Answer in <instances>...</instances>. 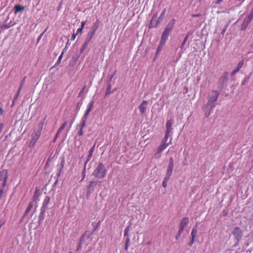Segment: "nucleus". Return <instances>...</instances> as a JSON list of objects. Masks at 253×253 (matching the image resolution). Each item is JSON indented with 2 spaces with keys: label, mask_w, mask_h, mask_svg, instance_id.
<instances>
[{
  "label": "nucleus",
  "mask_w": 253,
  "mask_h": 253,
  "mask_svg": "<svg viewBox=\"0 0 253 253\" xmlns=\"http://www.w3.org/2000/svg\"><path fill=\"white\" fill-rule=\"evenodd\" d=\"M107 173V170L104 164L100 162L94 169L92 175L98 179L103 178Z\"/></svg>",
  "instance_id": "nucleus-1"
},
{
  "label": "nucleus",
  "mask_w": 253,
  "mask_h": 253,
  "mask_svg": "<svg viewBox=\"0 0 253 253\" xmlns=\"http://www.w3.org/2000/svg\"><path fill=\"white\" fill-rule=\"evenodd\" d=\"M175 24V20L174 19H171L168 25H167L166 27L165 28L164 31H163L161 40L162 41H164L165 42H167V40L168 39L169 36L171 33L172 31L173 30L174 25Z\"/></svg>",
  "instance_id": "nucleus-2"
},
{
  "label": "nucleus",
  "mask_w": 253,
  "mask_h": 253,
  "mask_svg": "<svg viewBox=\"0 0 253 253\" xmlns=\"http://www.w3.org/2000/svg\"><path fill=\"white\" fill-rule=\"evenodd\" d=\"M174 167V162L173 158L170 157L169 160V163L168 166L166 174L162 183L163 187H166L167 185V182L170 178L172 174V170Z\"/></svg>",
  "instance_id": "nucleus-3"
},
{
  "label": "nucleus",
  "mask_w": 253,
  "mask_h": 253,
  "mask_svg": "<svg viewBox=\"0 0 253 253\" xmlns=\"http://www.w3.org/2000/svg\"><path fill=\"white\" fill-rule=\"evenodd\" d=\"M43 127V123H40L39 125V129L38 130H34L32 135V138L30 141L29 147H33L36 143L37 140L39 139L41 134L42 130Z\"/></svg>",
  "instance_id": "nucleus-4"
},
{
  "label": "nucleus",
  "mask_w": 253,
  "mask_h": 253,
  "mask_svg": "<svg viewBox=\"0 0 253 253\" xmlns=\"http://www.w3.org/2000/svg\"><path fill=\"white\" fill-rule=\"evenodd\" d=\"M212 95L208 97V100L206 104V107H211L214 108L215 105V102L219 95V92L217 90H213Z\"/></svg>",
  "instance_id": "nucleus-5"
},
{
  "label": "nucleus",
  "mask_w": 253,
  "mask_h": 253,
  "mask_svg": "<svg viewBox=\"0 0 253 253\" xmlns=\"http://www.w3.org/2000/svg\"><path fill=\"white\" fill-rule=\"evenodd\" d=\"M228 81V72H225L223 73V75L221 76L218 81V89L220 91H222L225 84L227 83Z\"/></svg>",
  "instance_id": "nucleus-6"
},
{
  "label": "nucleus",
  "mask_w": 253,
  "mask_h": 253,
  "mask_svg": "<svg viewBox=\"0 0 253 253\" xmlns=\"http://www.w3.org/2000/svg\"><path fill=\"white\" fill-rule=\"evenodd\" d=\"M97 182V181H91L89 182V184L86 186V198L87 199L89 198L90 195L94 191Z\"/></svg>",
  "instance_id": "nucleus-7"
},
{
  "label": "nucleus",
  "mask_w": 253,
  "mask_h": 253,
  "mask_svg": "<svg viewBox=\"0 0 253 253\" xmlns=\"http://www.w3.org/2000/svg\"><path fill=\"white\" fill-rule=\"evenodd\" d=\"M232 234L236 240H238V242H240L243 236V232L240 227H235L233 229Z\"/></svg>",
  "instance_id": "nucleus-8"
},
{
  "label": "nucleus",
  "mask_w": 253,
  "mask_h": 253,
  "mask_svg": "<svg viewBox=\"0 0 253 253\" xmlns=\"http://www.w3.org/2000/svg\"><path fill=\"white\" fill-rule=\"evenodd\" d=\"M252 20L253 19H251L248 17L245 18L243 21V23L241 27L240 30L242 31H245Z\"/></svg>",
  "instance_id": "nucleus-9"
},
{
  "label": "nucleus",
  "mask_w": 253,
  "mask_h": 253,
  "mask_svg": "<svg viewBox=\"0 0 253 253\" xmlns=\"http://www.w3.org/2000/svg\"><path fill=\"white\" fill-rule=\"evenodd\" d=\"M100 21L97 19L95 22H94L90 28V30L88 31L92 34L95 35L97 29L98 28L100 25Z\"/></svg>",
  "instance_id": "nucleus-10"
},
{
  "label": "nucleus",
  "mask_w": 253,
  "mask_h": 253,
  "mask_svg": "<svg viewBox=\"0 0 253 253\" xmlns=\"http://www.w3.org/2000/svg\"><path fill=\"white\" fill-rule=\"evenodd\" d=\"M80 52L75 53L74 55H73L71 60H70L69 62V65L71 66H74L76 64L77 62L81 56Z\"/></svg>",
  "instance_id": "nucleus-11"
},
{
  "label": "nucleus",
  "mask_w": 253,
  "mask_h": 253,
  "mask_svg": "<svg viewBox=\"0 0 253 253\" xmlns=\"http://www.w3.org/2000/svg\"><path fill=\"white\" fill-rule=\"evenodd\" d=\"M9 19V16H7L6 19L4 20V21L0 22V28L2 29H7L9 28H10L11 26H12V24H11V21H10V22L8 24H7V21Z\"/></svg>",
  "instance_id": "nucleus-12"
},
{
  "label": "nucleus",
  "mask_w": 253,
  "mask_h": 253,
  "mask_svg": "<svg viewBox=\"0 0 253 253\" xmlns=\"http://www.w3.org/2000/svg\"><path fill=\"white\" fill-rule=\"evenodd\" d=\"M148 102L146 100H143L141 104L138 107L140 112L141 114H144L146 112L147 105Z\"/></svg>",
  "instance_id": "nucleus-13"
},
{
  "label": "nucleus",
  "mask_w": 253,
  "mask_h": 253,
  "mask_svg": "<svg viewBox=\"0 0 253 253\" xmlns=\"http://www.w3.org/2000/svg\"><path fill=\"white\" fill-rule=\"evenodd\" d=\"M93 234V232H90L89 231H86L81 236L80 241L84 243L85 239H88L90 238V236Z\"/></svg>",
  "instance_id": "nucleus-14"
},
{
  "label": "nucleus",
  "mask_w": 253,
  "mask_h": 253,
  "mask_svg": "<svg viewBox=\"0 0 253 253\" xmlns=\"http://www.w3.org/2000/svg\"><path fill=\"white\" fill-rule=\"evenodd\" d=\"M244 65V60H242L238 63L237 66L235 69L233 70V71L231 73V76H233L234 75H235L237 72H239V71L240 70V69L243 67Z\"/></svg>",
  "instance_id": "nucleus-15"
},
{
  "label": "nucleus",
  "mask_w": 253,
  "mask_h": 253,
  "mask_svg": "<svg viewBox=\"0 0 253 253\" xmlns=\"http://www.w3.org/2000/svg\"><path fill=\"white\" fill-rule=\"evenodd\" d=\"M50 200V198L48 196H45L44 198V199L43 200V202L42 204V206L41 209L46 211V210L47 209L48 205L49 203V201Z\"/></svg>",
  "instance_id": "nucleus-16"
},
{
  "label": "nucleus",
  "mask_w": 253,
  "mask_h": 253,
  "mask_svg": "<svg viewBox=\"0 0 253 253\" xmlns=\"http://www.w3.org/2000/svg\"><path fill=\"white\" fill-rule=\"evenodd\" d=\"M168 145L169 143H165L164 141H162L160 145L157 149V154L161 153L168 146Z\"/></svg>",
  "instance_id": "nucleus-17"
},
{
  "label": "nucleus",
  "mask_w": 253,
  "mask_h": 253,
  "mask_svg": "<svg viewBox=\"0 0 253 253\" xmlns=\"http://www.w3.org/2000/svg\"><path fill=\"white\" fill-rule=\"evenodd\" d=\"M25 7L19 4H16L13 7V10L15 14H17L20 12H22L24 10Z\"/></svg>",
  "instance_id": "nucleus-18"
},
{
  "label": "nucleus",
  "mask_w": 253,
  "mask_h": 253,
  "mask_svg": "<svg viewBox=\"0 0 253 253\" xmlns=\"http://www.w3.org/2000/svg\"><path fill=\"white\" fill-rule=\"evenodd\" d=\"M161 22L158 19H152L148 26L149 29L156 28Z\"/></svg>",
  "instance_id": "nucleus-19"
},
{
  "label": "nucleus",
  "mask_w": 253,
  "mask_h": 253,
  "mask_svg": "<svg viewBox=\"0 0 253 253\" xmlns=\"http://www.w3.org/2000/svg\"><path fill=\"white\" fill-rule=\"evenodd\" d=\"M8 177V171L4 169L0 171V181L7 180Z\"/></svg>",
  "instance_id": "nucleus-20"
},
{
  "label": "nucleus",
  "mask_w": 253,
  "mask_h": 253,
  "mask_svg": "<svg viewBox=\"0 0 253 253\" xmlns=\"http://www.w3.org/2000/svg\"><path fill=\"white\" fill-rule=\"evenodd\" d=\"M95 144H94L93 145V146L89 150L87 159L85 162V166L86 165L87 163L90 161V159L91 158V157L92 156L93 152H94V149H95Z\"/></svg>",
  "instance_id": "nucleus-21"
},
{
  "label": "nucleus",
  "mask_w": 253,
  "mask_h": 253,
  "mask_svg": "<svg viewBox=\"0 0 253 253\" xmlns=\"http://www.w3.org/2000/svg\"><path fill=\"white\" fill-rule=\"evenodd\" d=\"M166 43V42H165L164 41H162L161 40L158 46L156 52V56H157L160 52L162 50L165 43Z\"/></svg>",
  "instance_id": "nucleus-22"
},
{
  "label": "nucleus",
  "mask_w": 253,
  "mask_h": 253,
  "mask_svg": "<svg viewBox=\"0 0 253 253\" xmlns=\"http://www.w3.org/2000/svg\"><path fill=\"white\" fill-rule=\"evenodd\" d=\"M189 218L188 217H183L180 221L179 227L184 228L188 224Z\"/></svg>",
  "instance_id": "nucleus-23"
},
{
  "label": "nucleus",
  "mask_w": 253,
  "mask_h": 253,
  "mask_svg": "<svg viewBox=\"0 0 253 253\" xmlns=\"http://www.w3.org/2000/svg\"><path fill=\"white\" fill-rule=\"evenodd\" d=\"M213 108H211V107H206V105H205L203 107V109L205 113L206 117L208 118L211 114V111H212Z\"/></svg>",
  "instance_id": "nucleus-24"
},
{
  "label": "nucleus",
  "mask_w": 253,
  "mask_h": 253,
  "mask_svg": "<svg viewBox=\"0 0 253 253\" xmlns=\"http://www.w3.org/2000/svg\"><path fill=\"white\" fill-rule=\"evenodd\" d=\"M173 121L172 120H168L166 123V131L170 132L172 130V125L173 124Z\"/></svg>",
  "instance_id": "nucleus-25"
},
{
  "label": "nucleus",
  "mask_w": 253,
  "mask_h": 253,
  "mask_svg": "<svg viewBox=\"0 0 253 253\" xmlns=\"http://www.w3.org/2000/svg\"><path fill=\"white\" fill-rule=\"evenodd\" d=\"M46 211L41 209V212L39 216L38 224L40 225L42 221L44 219V213Z\"/></svg>",
  "instance_id": "nucleus-26"
},
{
  "label": "nucleus",
  "mask_w": 253,
  "mask_h": 253,
  "mask_svg": "<svg viewBox=\"0 0 253 253\" xmlns=\"http://www.w3.org/2000/svg\"><path fill=\"white\" fill-rule=\"evenodd\" d=\"M32 202H31V203L29 204V205H28V207H27V209L26 210V211H25L24 214V215H23V218L25 217V216H26V215H27L29 213L30 211H31V209H32V208H33V203H32Z\"/></svg>",
  "instance_id": "nucleus-27"
},
{
  "label": "nucleus",
  "mask_w": 253,
  "mask_h": 253,
  "mask_svg": "<svg viewBox=\"0 0 253 253\" xmlns=\"http://www.w3.org/2000/svg\"><path fill=\"white\" fill-rule=\"evenodd\" d=\"M64 164H65V160L64 159H63L60 163V168L58 169V172L57 174V176L58 177H59L60 175L61 171L64 168Z\"/></svg>",
  "instance_id": "nucleus-28"
},
{
  "label": "nucleus",
  "mask_w": 253,
  "mask_h": 253,
  "mask_svg": "<svg viewBox=\"0 0 253 253\" xmlns=\"http://www.w3.org/2000/svg\"><path fill=\"white\" fill-rule=\"evenodd\" d=\"M89 43V42H88L85 41L83 43V44L82 46V47L81 48V49L80 50V54H82L83 52V51L87 48Z\"/></svg>",
  "instance_id": "nucleus-29"
},
{
  "label": "nucleus",
  "mask_w": 253,
  "mask_h": 253,
  "mask_svg": "<svg viewBox=\"0 0 253 253\" xmlns=\"http://www.w3.org/2000/svg\"><path fill=\"white\" fill-rule=\"evenodd\" d=\"M39 195L40 194L39 192V190L37 188H36L32 198L33 202L39 200Z\"/></svg>",
  "instance_id": "nucleus-30"
},
{
  "label": "nucleus",
  "mask_w": 253,
  "mask_h": 253,
  "mask_svg": "<svg viewBox=\"0 0 253 253\" xmlns=\"http://www.w3.org/2000/svg\"><path fill=\"white\" fill-rule=\"evenodd\" d=\"M94 35L92 34L91 33L88 32V33L86 35L85 41L89 42L91 41V40H92V39L93 38Z\"/></svg>",
  "instance_id": "nucleus-31"
},
{
  "label": "nucleus",
  "mask_w": 253,
  "mask_h": 253,
  "mask_svg": "<svg viewBox=\"0 0 253 253\" xmlns=\"http://www.w3.org/2000/svg\"><path fill=\"white\" fill-rule=\"evenodd\" d=\"M197 235L195 234V233H191V237L190 242L188 243V245L189 246H192L195 241V238L196 237Z\"/></svg>",
  "instance_id": "nucleus-32"
},
{
  "label": "nucleus",
  "mask_w": 253,
  "mask_h": 253,
  "mask_svg": "<svg viewBox=\"0 0 253 253\" xmlns=\"http://www.w3.org/2000/svg\"><path fill=\"white\" fill-rule=\"evenodd\" d=\"M111 85L110 83H109L107 85V88H106L105 96H107L108 95L113 93L114 92V91L115 90V89H114L113 91H111Z\"/></svg>",
  "instance_id": "nucleus-33"
},
{
  "label": "nucleus",
  "mask_w": 253,
  "mask_h": 253,
  "mask_svg": "<svg viewBox=\"0 0 253 253\" xmlns=\"http://www.w3.org/2000/svg\"><path fill=\"white\" fill-rule=\"evenodd\" d=\"M94 103V101L92 99L90 101V102L88 104L87 108L86 110V112L90 113L92 108L93 106V104Z\"/></svg>",
  "instance_id": "nucleus-34"
},
{
  "label": "nucleus",
  "mask_w": 253,
  "mask_h": 253,
  "mask_svg": "<svg viewBox=\"0 0 253 253\" xmlns=\"http://www.w3.org/2000/svg\"><path fill=\"white\" fill-rule=\"evenodd\" d=\"M166 8H164L160 16H159V18L158 19L161 22H162V21L164 19V16H165V15L166 14Z\"/></svg>",
  "instance_id": "nucleus-35"
},
{
  "label": "nucleus",
  "mask_w": 253,
  "mask_h": 253,
  "mask_svg": "<svg viewBox=\"0 0 253 253\" xmlns=\"http://www.w3.org/2000/svg\"><path fill=\"white\" fill-rule=\"evenodd\" d=\"M129 242H130V239L129 237H126L125 241V250L126 251H127L128 247L129 246Z\"/></svg>",
  "instance_id": "nucleus-36"
},
{
  "label": "nucleus",
  "mask_w": 253,
  "mask_h": 253,
  "mask_svg": "<svg viewBox=\"0 0 253 253\" xmlns=\"http://www.w3.org/2000/svg\"><path fill=\"white\" fill-rule=\"evenodd\" d=\"M63 54H64V51H62V52L61 53V54H60L59 57H58V59L57 62H56V63L55 64L54 66L53 67L58 65L61 63V61L62 58Z\"/></svg>",
  "instance_id": "nucleus-37"
},
{
  "label": "nucleus",
  "mask_w": 253,
  "mask_h": 253,
  "mask_svg": "<svg viewBox=\"0 0 253 253\" xmlns=\"http://www.w3.org/2000/svg\"><path fill=\"white\" fill-rule=\"evenodd\" d=\"M199 225V223L197 222L195 224V225L193 227L191 233H195V234L197 235V228L198 226Z\"/></svg>",
  "instance_id": "nucleus-38"
},
{
  "label": "nucleus",
  "mask_w": 253,
  "mask_h": 253,
  "mask_svg": "<svg viewBox=\"0 0 253 253\" xmlns=\"http://www.w3.org/2000/svg\"><path fill=\"white\" fill-rule=\"evenodd\" d=\"M83 99H82L81 101H78L76 105V111L78 112L83 104Z\"/></svg>",
  "instance_id": "nucleus-39"
},
{
  "label": "nucleus",
  "mask_w": 253,
  "mask_h": 253,
  "mask_svg": "<svg viewBox=\"0 0 253 253\" xmlns=\"http://www.w3.org/2000/svg\"><path fill=\"white\" fill-rule=\"evenodd\" d=\"M250 78V76H246L244 79L242 81L241 83L242 85H244L249 82V80Z\"/></svg>",
  "instance_id": "nucleus-40"
},
{
  "label": "nucleus",
  "mask_w": 253,
  "mask_h": 253,
  "mask_svg": "<svg viewBox=\"0 0 253 253\" xmlns=\"http://www.w3.org/2000/svg\"><path fill=\"white\" fill-rule=\"evenodd\" d=\"M189 35V33H188V34L185 36V37L184 38V40H183V41L182 43H181V48H183L184 44H185V43H186V41H187V40H188V39Z\"/></svg>",
  "instance_id": "nucleus-41"
},
{
  "label": "nucleus",
  "mask_w": 253,
  "mask_h": 253,
  "mask_svg": "<svg viewBox=\"0 0 253 253\" xmlns=\"http://www.w3.org/2000/svg\"><path fill=\"white\" fill-rule=\"evenodd\" d=\"M169 133L170 132H168L167 131H166L165 132V136H164V139L162 140V141H164V142L166 143V142L167 141L168 139V138H169Z\"/></svg>",
  "instance_id": "nucleus-42"
},
{
  "label": "nucleus",
  "mask_w": 253,
  "mask_h": 253,
  "mask_svg": "<svg viewBox=\"0 0 253 253\" xmlns=\"http://www.w3.org/2000/svg\"><path fill=\"white\" fill-rule=\"evenodd\" d=\"M26 79V76H25L23 78L22 80H21V81L20 82V84L19 85L20 87H21L22 88L23 87V85L25 84Z\"/></svg>",
  "instance_id": "nucleus-43"
},
{
  "label": "nucleus",
  "mask_w": 253,
  "mask_h": 253,
  "mask_svg": "<svg viewBox=\"0 0 253 253\" xmlns=\"http://www.w3.org/2000/svg\"><path fill=\"white\" fill-rule=\"evenodd\" d=\"M229 23H230V22H229L227 24H226V25L224 26V28L222 29L221 33V35H222V36H224V33L229 24Z\"/></svg>",
  "instance_id": "nucleus-44"
},
{
  "label": "nucleus",
  "mask_w": 253,
  "mask_h": 253,
  "mask_svg": "<svg viewBox=\"0 0 253 253\" xmlns=\"http://www.w3.org/2000/svg\"><path fill=\"white\" fill-rule=\"evenodd\" d=\"M46 30H44L42 33L38 37V39H37V43H38L41 40V38H42V37L43 36V34H44Z\"/></svg>",
  "instance_id": "nucleus-45"
},
{
  "label": "nucleus",
  "mask_w": 253,
  "mask_h": 253,
  "mask_svg": "<svg viewBox=\"0 0 253 253\" xmlns=\"http://www.w3.org/2000/svg\"><path fill=\"white\" fill-rule=\"evenodd\" d=\"M86 121V120L82 119V124L81 125L80 128H82L83 129V128L85 126Z\"/></svg>",
  "instance_id": "nucleus-46"
},
{
  "label": "nucleus",
  "mask_w": 253,
  "mask_h": 253,
  "mask_svg": "<svg viewBox=\"0 0 253 253\" xmlns=\"http://www.w3.org/2000/svg\"><path fill=\"white\" fill-rule=\"evenodd\" d=\"M85 168H86V166H85V164L84 165V169H83V171H82V175H83V178H82V180L84 179V178L85 177Z\"/></svg>",
  "instance_id": "nucleus-47"
},
{
  "label": "nucleus",
  "mask_w": 253,
  "mask_h": 253,
  "mask_svg": "<svg viewBox=\"0 0 253 253\" xmlns=\"http://www.w3.org/2000/svg\"><path fill=\"white\" fill-rule=\"evenodd\" d=\"M86 88V86L84 85L83 88L82 89H81V90L80 91L79 93V95H78V96H81V95L84 92V90Z\"/></svg>",
  "instance_id": "nucleus-48"
},
{
  "label": "nucleus",
  "mask_w": 253,
  "mask_h": 253,
  "mask_svg": "<svg viewBox=\"0 0 253 253\" xmlns=\"http://www.w3.org/2000/svg\"><path fill=\"white\" fill-rule=\"evenodd\" d=\"M83 30V28H79V29H78L76 34H77V35L80 34V35H81L82 34Z\"/></svg>",
  "instance_id": "nucleus-49"
},
{
  "label": "nucleus",
  "mask_w": 253,
  "mask_h": 253,
  "mask_svg": "<svg viewBox=\"0 0 253 253\" xmlns=\"http://www.w3.org/2000/svg\"><path fill=\"white\" fill-rule=\"evenodd\" d=\"M89 112H87L86 111H85L84 114V116L83 118V119H84V120H86L87 119V117H88V116L89 115Z\"/></svg>",
  "instance_id": "nucleus-50"
},
{
  "label": "nucleus",
  "mask_w": 253,
  "mask_h": 253,
  "mask_svg": "<svg viewBox=\"0 0 253 253\" xmlns=\"http://www.w3.org/2000/svg\"><path fill=\"white\" fill-rule=\"evenodd\" d=\"M83 242H81V241H80L78 244V246H77V251H79L81 248H82V244H83Z\"/></svg>",
  "instance_id": "nucleus-51"
},
{
  "label": "nucleus",
  "mask_w": 253,
  "mask_h": 253,
  "mask_svg": "<svg viewBox=\"0 0 253 253\" xmlns=\"http://www.w3.org/2000/svg\"><path fill=\"white\" fill-rule=\"evenodd\" d=\"M84 134L83 128H80V130L78 132V136H82Z\"/></svg>",
  "instance_id": "nucleus-52"
},
{
  "label": "nucleus",
  "mask_w": 253,
  "mask_h": 253,
  "mask_svg": "<svg viewBox=\"0 0 253 253\" xmlns=\"http://www.w3.org/2000/svg\"><path fill=\"white\" fill-rule=\"evenodd\" d=\"M6 181H7V180H3L2 185L0 187L1 188H2L3 189H4V187H5L6 184Z\"/></svg>",
  "instance_id": "nucleus-53"
},
{
  "label": "nucleus",
  "mask_w": 253,
  "mask_h": 253,
  "mask_svg": "<svg viewBox=\"0 0 253 253\" xmlns=\"http://www.w3.org/2000/svg\"><path fill=\"white\" fill-rule=\"evenodd\" d=\"M22 88V87L19 86V87H18V89L17 90V92H16V94H15L16 95V96H19V95Z\"/></svg>",
  "instance_id": "nucleus-54"
},
{
  "label": "nucleus",
  "mask_w": 253,
  "mask_h": 253,
  "mask_svg": "<svg viewBox=\"0 0 253 253\" xmlns=\"http://www.w3.org/2000/svg\"><path fill=\"white\" fill-rule=\"evenodd\" d=\"M184 229V228L179 227V230H178V234H179V235H181V233L183 232Z\"/></svg>",
  "instance_id": "nucleus-55"
},
{
  "label": "nucleus",
  "mask_w": 253,
  "mask_h": 253,
  "mask_svg": "<svg viewBox=\"0 0 253 253\" xmlns=\"http://www.w3.org/2000/svg\"><path fill=\"white\" fill-rule=\"evenodd\" d=\"M67 122L66 121H65L63 123V124L60 126V127H61L62 128H63L64 129L65 128V127H66V126H67Z\"/></svg>",
  "instance_id": "nucleus-56"
},
{
  "label": "nucleus",
  "mask_w": 253,
  "mask_h": 253,
  "mask_svg": "<svg viewBox=\"0 0 253 253\" xmlns=\"http://www.w3.org/2000/svg\"><path fill=\"white\" fill-rule=\"evenodd\" d=\"M99 224H100V221H99V222L97 223V225H96L95 227H94L93 230V231H92V232H93V233L95 230H97V228H98V226H99Z\"/></svg>",
  "instance_id": "nucleus-57"
},
{
  "label": "nucleus",
  "mask_w": 253,
  "mask_h": 253,
  "mask_svg": "<svg viewBox=\"0 0 253 253\" xmlns=\"http://www.w3.org/2000/svg\"><path fill=\"white\" fill-rule=\"evenodd\" d=\"M85 23H86V21H82L81 28H83V29H84V27Z\"/></svg>",
  "instance_id": "nucleus-58"
},
{
  "label": "nucleus",
  "mask_w": 253,
  "mask_h": 253,
  "mask_svg": "<svg viewBox=\"0 0 253 253\" xmlns=\"http://www.w3.org/2000/svg\"><path fill=\"white\" fill-rule=\"evenodd\" d=\"M77 35V34L73 33V34L72 36L71 40L74 41Z\"/></svg>",
  "instance_id": "nucleus-59"
},
{
  "label": "nucleus",
  "mask_w": 253,
  "mask_h": 253,
  "mask_svg": "<svg viewBox=\"0 0 253 253\" xmlns=\"http://www.w3.org/2000/svg\"><path fill=\"white\" fill-rule=\"evenodd\" d=\"M3 128V124L2 123H0V134L1 133V132L2 131Z\"/></svg>",
  "instance_id": "nucleus-60"
},
{
  "label": "nucleus",
  "mask_w": 253,
  "mask_h": 253,
  "mask_svg": "<svg viewBox=\"0 0 253 253\" xmlns=\"http://www.w3.org/2000/svg\"><path fill=\"white\" fill-rule=\"evenodd\" d=\"M69 44H70V43H69V40H68V42H67V43H66V46H65V47L64 48V49H63V51H64V52L67 50V48Z\"/></svg>",
  "instance_id": "nucleus-61"
},
{
  "label": "nucleus",
  "mask_w": 253,
  "mask_h": 253,
  "mask_svg": "<svg viewBox=\"0 0 253 253\" xmlns=\"http://www.w3.org/2000/svg\"><path fill=\"white\" fill-rule=\"evenodd\" d=\"M60 133H58V131L57 132L55 137H54V140H53V142H54L56 139L57 138V137H58L59 135L60 134Z\"/></svg>",
  "instance_id": "nucleus-62"
},
{
  "label": "nucleus",
  "mask_w": 253,
  "mask_h": 253,
  "mask_svg": "<svg viewBox=\"0 0 253 253\" xmlns=\"http://www.w3.org/2000/svg\"><path fill=\"white\" fill-rule=\"evenodd\" d=\"M4 192V189L0 188V197L2 196Z\"/></svg>",
  "instance_id": "nucleus-63"
},
{
  "label": "nucleus",
  "mask_w": 253,
  "mask_h": 253,
  "mask_svg": "<svg viewBox=\"0 0 253 253\" xmlns=\"http://www.w3.org/2000/svg\"><path fill=\"white\" fill-rule=\"evenodd\" d=\"M130 227V224H129L125 229V231H126L127 232L129 231V228Z\"/></svg>",
  "instance_id": "nucleus-64"
}]
</instances>
